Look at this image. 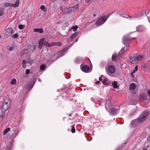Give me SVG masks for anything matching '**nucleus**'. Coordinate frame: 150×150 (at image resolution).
Returning a JSON list of instances; mask_svg holds the SVG:
<instances>
[{
  "mask_svg": "<svg viewBox=\"0 0 150 150\" xmlns=\"http://www.w3.org/2000/svg\"><path fill=\"white\" fill-rule=\"evenodd\" d=\"M52 42L49 43L47 41H45L43 42V45H45L48 47H52V45L51 44Z\"/></svg>",
  "mask_w": 150,
  "mask_h": 150,
  "instance_id": "a211bd4d",
  "label": "nucleus"
},
{
  "mask_svg": "<svg viewBox=\"0 0 150 150\" xmlns=\"http://www.w3.org/2000/svg\"><path fill=\"white\" fill-rule=\"evenodd\" d=\"M125 48V47L124 48H122L121 50L119 52L118 54V56L119 57H120L121 55L123 54Z\"/></svg>",
  "mask_w": 150,
  "mask_h": 150,
  "instance_id": "b1692460",
  "label": "nucleus"
},
{
  "mask_svg": "<svg viewBox=\"0 0 150 150\" xmlns=\"http://www.w3.org/2000/svg\"><path fill=\"white\" fill-rule=\"evenodd\" d=\"M144 146L147 148L150 147V134L147 138V142H145Z\"/></svg>",
  "mask_w": 150,
  "mask_h": 150,
  "instance_id": "f8f14e48",
  "label": "nucleus"
},
{
  "mask_svg": "<svg viewBox=\"0 0 150 150\" xmlns=\"http://www.w3.org/2000/svg\"><path fill=\"white\" fill-rule=\"evenodd\" d=\"M99 81H102V79L100 77L99 78Z\"/></svg>",
  "mask_w": 150,
  "mask_h": 150,
  "instance_id": "5fc2aeb1",
  "label": "nucleus"
},
{
  "mask_svg": "<svg viewBox=\"0 0 150 150\" xmlns=\"http://www.w3.org/2000/svg\"><path fill=\"white\" fill-rule=\"evenodd\" d=\"M13 47H11L9 48V51H12V50H13Z\"/></svg>",
  "mask_w": 150,
  "mask_h": 150,
  "instance_id": "de8ad7c7",
  "label": "nucleus"
},
{
  "mask_svg": "<svg viewBox=\"0 0 150 150\" xmlns=\"http://www.w3.org/2000/svg\"><path fill=\"white\" fill-rule=\"evenodd\" d=\"M34 31L35 32H38L40 33H42L43 32V30L42 28H35L34 30Z\"/></svg>",
  "mask_w": 150,
  "mask_h": 150,
  "instance_id": "f3484780",
  "label": "nucleus"
},
{
  "mask_svg": "<svg viewBox=\"0 0 150 150\" xmlns=\"http://www.w3.org/2000/svg\"><path fill=\"white\" fill-rule=\"evenodd\" d=\"M27 63V61H26L25 60H23L22 61V64H23V67L24 68H25V67H24V65H25V64H26Z\"/></svg>",
  "mask_w": 150,
  "mask_h": 150,
  "instance_id": "e433bc0d",
  "label": "nucleus"
},
{
  "mask_svg": "<svg viewBox=\"0 0 150 150\" xmlns=\"http://www.w3.org/2000/svg\"><path fill=\"white\" fill-rule=\"evenodd\" d=\"M66 0H63V1H66Z\"/></svg>",
  "mask_w": 150,
  "mask_h": 150,
  "instance_id": "0e129e2a",
  "label": "nucleus"
},
{
  "mask_svg": "<svg viewBox=\"0 0 150 150\" xmlns=\"http://www.w3.org/2000/svg\"><path fill=\"white\" fill-rule=\"evenodd\" d=\"M19 4V0H17L14 4H12V6L14 7H16L18 6Z\"/></svg>",
  "mask_w": 150,
  "mask_h": 150,
  "instance_id": "6ab92c4d",
  "label": "nucleus"
},
{
  "mask_svg": "<svg viewBox=\"0 0 150 150\" xmlns=\"http://www.w3.org/2000/svg\"><path fill=\"white\" fill-rule=\"evenodd\" d=\"M93 17L96 16V15L95 14V13L93 14Z\"/></svg>",
  "mask_w": 150,
  "mask_h": 150,
  "instance_id": "052dcab7",
  "label": "nucleus"
},
{
  "mask_svg": "<svg viewBox=\"0 0 150 150\" xmlns=\"http://www.w3.org/2000/svg\"><path fill=\"white\" fill-rule=\"evenodd\" d=\"M4 6L6 7L12 6V4H10L9 3H6L4 4Z\"/></svg>",
  "mask_w": 150,
  "mask_h": 150,
  "instance_id": "7c9ffc66",
  "label": "nucleus"
},
{
  "mask_svg": "<svg viewBox=\"0 0 150 150\" xmlns=\"http://www.w3.org/2000/svg\"><path fill=\"white\" fill-rule=\"evenodd\" d=\"M119 15H120V16L123 17H124V18H127L126 17H125V14H122L121 13H119Z\"/></svg>",
  "mask_w": 150,
  "mask_h": 150,
  "instance_id": "c03bdc74",
  "label": "nucleus"
},
{
  "mask_svg": "<svg viewBox=\"0 0 150 150\" xmlns=\"http://www.w3.org/2000/svg\"><path fill=\"white\" fill-rule=\"evenodd\" d=\"M119 107L117 106H115L112 108H111L110 110H111V114L114 115L117 112L118 110L119 109Z\"/></svg>",
  "mask_w": 150,
  "mask_h": 150,
  "instance_id": "1a4fd4ad",
  "label": "nucleus"
},
{
  "mask_svg": "<svg viewBox=\"0 0 150 150\" xmlns=\"http://www.w3.org/2000/svg\"><path fill=\"white\" fill-rule=\"evenodd\" d=\"M108 70L110 73L112 74L115 72V68L114 65H110L108 67Z\"/></svg>",
  "mask_w": 150,
  "mask_h": 150,
  "instance_id": "9d476101",
  "label": "nucleus"
},
{
  "mask_svg": "<svg viewBox=\"0 0 150 150\" xmlns=\"http://www.w3.org/2000/svg\"><path fill=\"white\" fill-rule=\"evenodd\" d=\"M35 47H36V46H35V45H34L33 46H31V48H30L31 50H30V51H34L35 50Z\"/></svg>",
  "mask_w": 150,
  "mask_h": 150,
  "instance_id": "72a5a7b5",
  "label": "nucleus"
},
{
  "mask_svg": "<svg viewBox=\"0 0 150 150\" xmlns=\"http://www.w3.org/2000/svg\"><path fill=\"white\" fill-rule=\"evenodd\" d=\"M71 132L72 133H74L75 132V127L74 125H71Z\"/></svg>",
  "mask_w": 150,
  "mask_h": 150,
  "instance_id": "2f4dec72",
  "label": "nucleus"
},
{
  "mask_svg": "<svg viewBox=\"0 0 150 150\" xmlns=\"http://www.w3.org/2000/svg\"><path fill=\"white\" fill-rule=\"evenodd\" d=\"M142 67L144 68H147V66L145 65H143Z\"/></svg>",
  "mask_w": 150,
  "mask_h": 150,
  "instance_id": "603ef678",
  "label": "nucleus"
},
{
  "mask_svg": "<svg viewBox=\"0 0 150 150\" xmlns=\"http://www.w3.org/2000/svg\"><path fill=\"white\" fill-rule=\"evenodd\" d=\"M89 68L87 65L83 66L82 68V70L85 72H86L89 70Z\"/></svg>",
  "mask_w": 150,
  "mask_h": 150,
  "instance_id": "4468645a",
  "label": "nucleus"
},
{
  "mask_svg": "<svg viewBox=\"0 0 150 150\" xmlns=\"http://www.w3.org/2000/svg\"><path fill=\"white\" fill-rule=\"evenodd\" d=\"M13 32L12 28H8L7 29L5 34L8 36L11 35L13 33Z\"/></svg>",
  "mask_w": 150,
  "mask_h": 150,
  "instance_id": "9b49d317",
  "label": "nucleus"
},
{
  "mask_svg": "<svg viewBox=\"0 0 150 150\" xmlns=\"http://www.w3.org/2000/svg\"><path fill=\"white\" fill-rule=\"evenodd\" d=\"M10 130V128H8L6 129L4 131L3 134L4 135L6 134H7Z\"/></svg>",
  "mask_w": 150,
  "mask_h": 150,
  "instance_id": "bb28decb",
  "label": "nucleus"
},
{
  "mask_svg": "<svg viewBox=\"0 0 150 150\" xmlns=\"http://www.w3.org/2000/svg\"><path fill=\"white\" fill-rule=\"evenodd\" d=\"M75 1H78V0H74Z\"/></svg>",
  "mask_w": 150,
  "mask_h": 150,
  "instance_id": "69168bd1",
  "label": "nucleus"
},
{
  "mask_svg": "<svg viewBox=\"0 0 150 150\" xmlns=\"http://www.w3.org/2000/svg\"><path fill=\"white\" fill-rule=\"evenodd\" d=\"M46 66L44 64H42L40 66V68L42 70H43L45 68Z\"/></svg>",
  "mask_w": 150,
  "mask_h": 150,
  "instance_id": "c756f323",
  "label": "nucleus"
},
{
  "mask_svg": "<svg viewBox=\"0 0 150 150\" xmlns=\"http://www.w3.org/2000/svg\"><path fill=\"white\" fill-rule=\"evenodd\" d=\"M148 70H147V72H149V71H150V68L149 69H148Z\"/></svg>",
  "mask_w": 150,
  "mask_h": 150,
  "instance_id": "680f3d73",
  "label": "nucleus"
},
{
  "mask_svg": "<svg viewBox=\"0 0 150 150\" xmlns=\"http://www.w3.org/2000/svg\"><path fill=\"white\" fill-rule=\"evenodd\" d=\"M61 43L60 42H52L51 44L52 45V46L54 45H57L60 46L61 45Z\"/></svg>",
  "mask_w": 150,
  "mask_h": 150,
  "instance_id": "aec40b11",
  "label": "nucleus"
},
{
  "mask_svg": "<svg viewBox=\"0 0 150 150\" xmlns=\"http://www.w3.org/2000/svg\"><path fill=\"white\" fill-rule=\"evenodd\" d=\"M27 63L30 64H32L33 62V60L31 58L29 57L27 59Z\"/></svg>",
  "mask_w": 150,
  "mask_h": 150,
  "instance_id": "412c9836",
  "label": "nucleus"
},
{
  "mask_svg": "<svg viewBox=\"0 0 150 150\" xmlns=\"http://www.w3.org/2000/svg\"><path fill=\"white\" fill-rule=\"evenodd\" d=\"M148 148L147 147H145L142 148L140 150H149V149H148Z\"/></svg>",
  "mask_w": 150,
  "mask_h": 150,
  "instance_id": "79ce46f5",
  "label": "nucleus"
},
{
  "mask_svg": "<svg viewBox=\"0 0 150 150\" xmlns=\"http://www.w3.org/2000/svg\"><path fill=\"white\" fill-rule=\"evenodd\" d=\"M9 107V105L7 102L5 101L3 103L1 111L5 112Z\"/></svg>",
  "mask_w": 150,
  "mask_h": 150,
  "instance_id": "423d86ee",
  "label": "nucleus"
},
{
  "mask_svg": "<svg viewBox=\"0 0 150 150\" xmlns=\"http://www.w3.org/2000/svg\"><path fill=\"white\" fill-rule=\"evenodd\" d=\"M146 130L148 132H150V128H148L146 129Z\"/></svg>",
  "mask_w": 150,
  "mask_h": 150,
  "instance_id": "3c124183",
  "label": "nucleus"
},
{
  "mask_svg": "<svg viewBox=\"0 0 150 150\" xmlns=\"http://www.w3.org/2000/svg\"><path fill=\"white\" fill-rule=\"evenodd\" d=\"M136 85L134 83H132L130 84L129 87V89L131 91V93L133 94L136 93L137 91L135 90Z\"/></svg>",
  "mask_w": 150,
  "mask_h": 150,
  "instance_id": "0eeeda50",
  "label": "nucleus"
},
{
  "mask_svg": "<svg viewBox=\"0 0 150 150\" xmlns=\"http://www.w3.org/2000/svg\"><path fill=\"white\" fill-rule=\"evenodd\" d=\"M45 39L43 38L40 40L39 42L38 48L40 49H41L42 47V45H43V42L45 40Z\"/></svg>",
  "mask_w": 150,
  "mask_h": 150,
  "instance_id": "ddd939ff",
  "label": "nucleus"
},
{
  "mask_svg": "<svg viewBox=\"0 0 150 150\" xmlns=\"http://www.w3.org/2000/svg\"><path fill=\"white\" fill-rule=\"evenodd\" d=\"M149 114L148 112L145 110L143 112L138 119H136L131 122V125L132 127L137 126L139 123L144 121L147 117Z\"/></svg>",
  "mask_w": 150,
  "mask_h": 150,
  "instance_id": "f257e3e1",
  "label": "nucleus"
},
{
  "mask_svg": "<svg viewBox=\"0 0 150 150\" xmlns=\"http://www.w3.org/2000/svg\"><path fill=\"white\" fill-rule=\"evenodd\" d=\"M99 83H100L99 81H96L95 82V83L96 84H98Z\"/></svg>",
  "mask_w": 150,
  "mask_h": 150,
  "instance_id": "864d4df0",
  "label": "nucleus"
},
{
  "mask_svg": "<svg viewBox=\"0 0 150 150\" xmlns=\"http://www.w3.org/2000/svg\"><path fill=\"white\" fill-rule=\"evenodd\" d=\"M91 0H86L85 1L86 3H88Z\"/></svg>",
  "mask_w": 150,
  "mask_h": 150,
  "instance_id": "4d7b16f0",
  "label": "nucleus"
},
{
  "mask_svg": "<svg viewBox=\"0 0 150 150\" xmlns=\"http://www.w3.org/2000/svg\"><path fill=\"white\" fill-rule=\"evenodd\" d=\"M143 58V56L139 55L134 54L133 56L129 57V61L132 64H135L137 61L142 60Z\"/></svg>",
  "mask_w": 150,
  "mask_h": 150,
  "instance_id": "f03ea898",
  "label": "nucleus"
},
{
  "mask_svg": "<svg viewBox=\"0 0 150 150\" xmlns=\"http://www.w3.org/2000/svg\"><path fill=\"white\" fill-rule=\"evenodd\" d=\"M65 50H62L61 51V53L59 55H58V57H62V56H63L64 55V53L65 52Z\"/></svg>",
  "mask_w": 150,
  "mask_h": 150,
  "instance_id": "473e14b6",
  "label": "nucleus"
},
{
  "mask_svg": "<svg viewBox=\"0 0 150 150\" xmlns=\"http://www.w3.org/2000/svg\"><path fill=\"white\" fill-rule=\"evenodd\" d=\"M107 20L106 16H103L100 17L96 22V25L98 26H100L103 24Z\"/></svg>",
  "mask_w": 150,
  "mask_h": 150,
  "instance_id": "7ed1b4c3",
  "label": "nucleus"
},
{
  "mask_svg": "<svg viewBox=\"0 0 150 150\" xmlns=\"http://www.w3.org/2000/svg\"><path fill=\"white\" fill-rule=\"evenodd\" d=\"M132 39H135V38H133L130 39L129 35L125 36L123 38V43L125 45H127L129 42V41L132 40Z\"/></svg>",
  "mask_w": 150,
  "mask_h": 150,
  "instance_id": "20e7f679",
  "label": "nucleus"
},
{
  "mask_svg": "<svg viewBox=\"0 0 150 150\" xmlns=\"http://www.w3.org/2000/svg\"><path fill=\"white\" fill-rule=\"evenodd\" d=\"M147 93L149 96H150V90H149L148 91Z\"/></svg>",
  "mask_w": 150,
  "mask_h": 150,
  "instance_id": "8fccbe9b",
  "label": "nucleus"
},
{
  "mask_svg": "<svg viewBox=\"0 0 150 150\" xmlns=\"http://www.w3.org/2000/svg\"><path fill=\"white\" fill-rule=\"evenodd\" d=\"M112 103L111 101L110 100H107L105 103V107L106 109L108 111L110 110L112 107Z\"/></svg>",
  "mask_w": 150,
  "mask_h": 150,
  "instance_id": "39448f33",
  "label": "nucleus"
},
{
  "mask_svg": "<svg viewBox=\"0 0 150 150\" xmlns=\"http://www.w3.org/2000/svg\"><path fill=\"white\" fill-rule=\"evenodd\" d=\"M112 85L115 88H117L118 87L117 86V83L116 81H114L112 83Z\"/></svg>",
  "mask_w": 150,
  "mask_h": 150,
  "instance_id": "393cba45",
  "label": "nucleus"
},
{
  "mask_svg": "<svg viewBox=\"0 0 150 150\" xmlns=\"http://www.w3.org/2000/svg\"><path fill=\"white\" fill-rule=\"evenodd\" d=\"M129 45H128V46H127L126 47V48L127 49H128V48L129 47Z\"/></svg>",
  "mask_w": 150,
  "mask_h": 150,
  "instance_id": "bf43d9fd",
  "label": "nucleus"
},
{
  "mask_svg": "<svg viewBox=\"0 0 150 150\" xmlns=\"http://www.w3.org/2000/svg\"><path fill=\"white\" fill-rule=\"evenodd\" d=\"M74 8L73 7H70L68 8H67L63 11L64 14H66L67 13H71L74 10Z\"/></svg>",
  "mask_w": 150,
  "mask_h": 150,
  "instance_id": "6e6552de",
  "label": "nucleus"
},
{
  "mask_svg": "<svg viewBox=\"0 0 150 150\" xmlns=\"http://www.w3.org/2000/svg\"><path fill=\"white\" fill-rule=\"evenodd\" d=\"M144 11H143L141 13V15L140 16H141L142 15H143V14L144 13Z\"/></svg>",
  "mask_w": 150,
  "mask_h": 150,
  "instance_id": "6e6d98bb",
  "label": "nucleus"
},
{
  "mask_svg": "<svg viewBox=\"0 0 150 150\" xmlns=\"http://www.w3.org/2000/svg\"><path fill=\"white\" fill-rule=\"evenodd\" d=\"M146 95L145 94L142 95L140 97V99L142 100H146Z\"/></svg>",
  "mask_w": 150,
  "mask_h": 150,
  "instance_id": "4be33fe9",
  "label": "nucleus"
},
{
  "mask_svg": "<svg viewBox=\"0 0 150 150\" xmlns=\"http://www.w3.org/2000/svg\"><path fill=\"white\" fill-rule=\"evenodd\" d=\"M16 79H13L11 82V84H13V85H15L16 84Z\"/></svg>",
  "mask_w": 150,
  "mask_h": 150,
  "instance_id": "cd10ccee",
  "label": "nucleus"
},
{
  "mask_svg": "<svg viewBox=\"0 0 150 150\" xmlns=\"http://www.w3.org/2000/svg\"><path fill=\"white\" fill-rule=\"evenodd\" d=\"M15 132L16 133L15 136H16V135H17L18 134L19 132V131H15Z\"/></svg>",
  "mask_w": 150,
  "mask_h": 150,
  "instance_id": "09e8293b",
  "label": "nucleus"
},
{
  "mask_svg": "<svg viewBox=\"0 0 150 150\" xmlns=\"http://www.w3.org/2000/svg\"><path fill=\"white\" fill-rule=\"evenodd\" d=\"M1 38V36L0 35V38Z\"/></svg>",
  "mask_w": 150,
  "mask_h": 150,
  "instance_id": "e2e57ef3",
  "label": "nucleus"
},
{
  "mask_svg": "<svg viewBox=\"0 0 150 150\" xmlns=\"http://www.w3.org/2000/svg\"><path fill=\"white\" fill-rule=\"evenodd\" d=\"M103 83L105 85H108L110 83V81L107 79L105 78L103 81Z\"/></svg>",
  "mask_w": 150,
  "mask_h": 150,
  "instance_id": "2eb2a0df",
  "label": "nucleus"
},
{
  "mask_svg": "<svg viewBox=\"0 0 150 150\" xmlns=\"http://www.w3.org/2000/svg\"><path fill=\"white\" fill-rule=\"evenodd\" d=\"M77 28H78V27L77 25H76L75 26H73L72 27V28L73 29L74 31H76Z\"/></svg>",
  "mask_w": 150,
  "mask_h": 150,
  "instance_id": "a19ab883",
  "label": "nucleus"
},
{
  "mask_svg": "<svg viewBox=\"0 0 150 150\" xmlns=\"http://www.w3.org/2000/svg\"><path fill=\"white\" fill-rule=\"evenodd\" d=\"M4 10L2 8H0V16H2L4 13Z\"/></svg>",
  "mask_w": 150,
  "mask_h": 150,
  "instance_id": "a878e982",
  "label": "nucleus"
},
{
  "mask_svg": "<svg viewBox=\"0 0 150 150\" xmlns=\"http://www.w3.org/2000/svg\"><path fill=\"white\" fill-rule=\"evenodd\" d=\"M72 114L71 113H70L69 114V116H72Z\"/></svg>",
  "mask_w": 150,
  "mask_h": 150,
  "instance_id": "13d9d810",
  "label": "nucleus"
},
{
  "mask_svg": "<svg viewBox=\"0 0 150 150\" xmlns=\"http://www.w3.org/2000/svg\"><path fill=\"white\" fill-rule=\"evenodd\" d=\"M117 57L116 55H113L112 56V61H113L114 59H116Z\"/></svg>",
  "mask_w": 150,
  "mask_h": 150,
  "instance_id": "58836bf2",
  "label": "nucleus"
},
{
  "mask_svg": "<svg viewBox=\"0 0 150 150\" xmlns=\"http://www.w3.org/2000/svg\"><path fill=\"white\" fill-rule=\"evenodd\" d=\"M134 73H133V71H132V72L131 73V75L132 76V77H133V78H134V75L133 74Z\"/></svg>",
  "mask_w": 150,
  "mask_h": 150,
  "instance_id": "49530a36",
  "label": "nucleus"
},
{
  "mask_svg": "<svg viewBox=\"0 0 150 150\" xmlns=\"http://www.w3.org/2000/svg\"><path fill=\"white\" fill-rule=\"evenodd\" d=\"M33 85L30 82L27 83L26 88L28 90H30L33 87Z\"/></svg>",
  "mask_w": 150,
  "mask_h": 150,
  "instance_id": "dca6fc26",
  "label": "nucleus"
},
{
  "mask_svg": "<svg viewBox=\"0 0 150 150\" xmlns=\"http://www.w3.org/2000/svg\"><path fill=\"white\" fill-rule=\"evenodd\" d=\"M1 114L0 115V120H1L2 119L5 115V112H3L1 110Z\"/></svg>",
  "mask_w": 150,
  "mask_h": 150,
  "instance_id": "5701e85b",
  "label": "nucleus"
},
{
  "mask_svg": "<svg viewBox=\"0 0 150 150\" xmlns=\"http://www.w3.org/2000/svg\"><path fill=\"white\" fill-rule=\"evenodd\" d=\"M25 26L23 25H18V28L20 29H23L25 28Z\"/></svg>",
  "mask_w": 150,
  "mask_h": 150,
  "instance_id": "c85d7f7f",
  "label": "nucleus"
},
{
  "mask_svg": "<svg viewBox=\"0 0 150 150\" xmlns=\"http://www.w3.org/2000/svg\"><path fill=\"white\" fill-rule=\"evenodd\" d=\"M45 7L43 5H41L40 7V9L41 10H43L45 9Z\"/></svg>",
  "mask_w": 150,
  "mask_h": 150,
  "instance_id": "a18cd8bd",
  "label": "nucleus"
},
{
  "mask_svg": "<svg viewBox=\"0 0 150 150\" xmlns=\"http://www.w3.org/2000/svg\"><path fill=\"white\" fill-rule=\"evenodd\" d=\"M77 35V34L76 33L74 34H73L71 35V38L73 39Z\"/></svg>",
  "mask_w": 150,
  "mask_h": 150,
  "instance_id": "f704fd0d",
  "label": "nucleus"
},
{
  "mask_svg": "<svg viewBox=\"0 0 150 150\" xmlns=\"http://www.w3.org/2000/svg\"><path fill=\"white\" fill-rule=\"evenodd\" d=\"M18 37V35L17 33H16L12 36V37L13 38H16Z\"/></svg>",
  "mask_w": 150,
  "mask_h": 150,
  "instance_id": "4c0bfd02",
  "label": "nucleus"
},
{
  "mask_svg": "<svg viewBox=\"0 0 150 150\" xmlns=\"http://www.w3.org/2000/svg\"><path fill=\"white\" fill-rule=\"evenodd\" d=\"M137 70L138 66L137 65H136L135 67V69L134 70H133L132 71L133 72V73H135V71H137Z\"/></svg>",
  "mask_w": 150,
  "mask_h": 150,
  "instance_id": "ea45409f",
  "label": "nucleus"
},
{
  "mask_svg": "<svg viewBox=\"0 0 150 150\" xmlns=\"http://www.w3.org/2000/svg\"><path fill=\"white\" fill-rule=\"evenodd\" d=\"M81 61V59H80L79 58H76L75 59V62L76 63H80Z\"/></svg>",
  "mask_w": 150,
  "mask_h": 150,
  "instance_id": "c9c22d12",
  "label": "nucleus"
},
{
  "mask_svg": "<svg viewBox=\"0 0 150 150\" xmlns=\"http://www.w3.org/2000/svg\"><path fill=\"white\" fill-rule=\"evenodd\" d=\"M30 72V70L29 69H27L25 71V73L26 75H28L29 74Z\"/></svg>",
  "mask_w": 150,
  "mask_h": 150,
  "instance_id": "37998d69",
  "label": "nucleus"
}]
</instances>
